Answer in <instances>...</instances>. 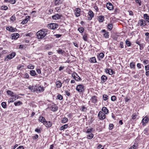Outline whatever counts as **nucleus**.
<instances>
[{
    "mask_svg": "<svg viewBox=\"0 0 149 149\" xmlns=\"http://www.w3.org/2000/svg\"><path fill=\"white\" fill-rule=\"evenodd\" d=\"M47 31L45 29L41 30L36 33L37 38L38 39H41L44 38L47 34Z\"/></svg>",
    "mask_w": 149,
    "mask_h": 149,
    "instance_id": "nucleus-1",
    "label": "nucleus"
},
{
    "mask_svg": "<svg viewBox=\"0 0 149 149\" xmlns=\"http://www.w3.org/2000/svg\"><path fill=\"white\" fill-rule=\"evenodd\" d=\"M76 90L79 92H82L84 90V86L81 84L77 85L76 87Z\"/></svg>",
    "mask_w": 149,
    "mask_h": 149,
    "instance_id": "nucleus-2",
    "label": "nucleus"
},
{
    "mask_svg": "<svg viewBox=\"0 0 149 149\" xmlns=\"http://www.w3.org/2000/svg\"><path fill=\"white\" fill-rule=\"evenodd\" d=\"M98 116L99 118L101 120H104L106 118V115L102 111L99 112L98 114Z\"/></svg>",
    "mask_w": 149,
    "mask_h": 149,
    "instance_id": "nucleus-3",
    "label": "nucleus"
},
{
    "mask_svg": "<svg viewBox=\"0 0 149 149\" xmlns=\"http://www.w3.org/2000/svg\"><path fill=\"white\" fill-rule=\"evenodd\" d=\"M49 28L51 29H54L57 28L58 24L55 23H50L48 24Z\"/></svg>",
    "mask_w": 149,
    "mask_h": 149,
    "instance_id": "nucleus-4",
    "label": "nucleus"
},
{
    "mask_svg": "<svg viewBox=\"0 0 149 149\" xmlns=\"http://www.w3.org/2000/svg\"><path fill=\"white\" fill-rule=\"evenodd\" d=\"M72 76L77 81H79L81 79L80 77H79L75 72H74L72 73Z\"/></svg>",
    "mask_w": 149,
    "mask_h": 149,
    "instance_id": "nucleus-5",
    "label": "nucleus"
},
{
    "mask_svg": "<svg viewBox=\"0 0 149 149\" xmlns=\"http://www.w3.org/2000/svg\"><path fill=\"white\" fill-rule=\"evenodd\" d=\"M106 6L107 8L110 10H112L113 9V6L112 3H107Z\"/></svg>",
    "mask_w": 149,
    "mask_h": 149,
    "instance_id": "nucleus-6",
    "label": "nucleus"
},
{
    "mask_svg": "<svg viewBox=\"0 0 149 149\" xmlns=\"http://www.w3.org/2000/svg\"><path fill=\"white\" fill-rule=\"evenodd\" d=\"M16 55L15 52H13L11 54H9L6 56V58L9 59H11L14 58Z\"/></svg>",
    "mask_w": 149,
    "mask_h": 149,
    "instance_id": "nucleus-7",
    "label": "nucleus"
},
{
    "mask_svg": "<svg viewBox=\"0 0 149 149\" xmlns=\"http://www.w3.org/2000/svg\"><path fill=\"white\" fill-rule=\"evenodd\" d=\"M62 16L61 15H59L58 14H57L52 16V18L54 20H57L60 19L61 17Z\"/></svg>",
    "mask_w": 149,
    "mask_h": 149,
    "instance_id": "nucleus-8",
    "label": "nucleus"
},
{
    "mask_svg": "<svg viewBox=\"0 0 149 149\" xmlns=\"http://www.w3.org/2000/svg\"><path fill=\"white\" fill-rule=\"evenodd\" d=\"M90 101L91 102L95 104L97 102V97L95 96H92L90 99Z\"/></svg>",
    "mask_w": 149,
    "mask_h": 149,
    "instance_id": "nucleus-9",
    "label": "nucleus"
},
{
    "mask_svg": "<svg viewBox=\"0 0 149 149\" xmlns=\"http://www.w3.org/2000/svg\"><path fill=\"white\" fill-rule=\"evenodd\" d=\"M88 13L90 16L89 17H88V20H90L92 19V18L94 17V14L93 12L91 10H90Z\"/></svg>",
    "mask_w": 149,
    "mask_h": 149,
    "instance_id": "nucleus-10",
    "label": "nucleus"
},
{
    "mask_svg": "<svg viewBox=\"0 0 149 149\" xmlns=\"http://www.w3.org/2000/svg\"><path fill=\"white\" fill-rule=\"evenodd\" d=\"M30 17L29 16H26V18L21 22V24H26L28 22V20L30 19Z\"/></svg>",
    "mask_w": 149,
    "mask_h": 149,
    "instance_id": "nucleus-11",
    "label": "nucleus"
},
{
    "mask_svg": "<svg viewBox=\"0 0 149 149\" xmlns=\"http://www.w3.org/2000/svg\"><path fill=\"white\" fill-rule=\"evenodd\" d=\"M6 29L10 32H15L17 30L16 28H13L12 26H8L6 27Z\"/></svg>",
    "mask_w": 149,
    "mask_h": 149,
    "instance_id": "nucleus-12",
    "label": "nucleus"
},
{
    "mask_svg": "<svg viewBox=\"0 0 149 149\" xmlns=\"http://www.w3.org/2000/svg\"><path fill=\"white\" fill-rule=\"evenodd\" d=\"M149 120V118L148 117L146 116L142 120V123L143 125H144V124L148 122Z\"/></svg>",
    "mask_w": 149,
    "mask_h": 149,
    "instance_id": "nucleus-13",
    "label": "nucleus"
},
{
    "mask_svg": "<svg viewBox=\"0 0 149 149\" xmlns=\"http://www.w3.org/2000/svg\"><path fill=\"white\" fill-rule=\"evenodd\" d=\"M19 36V35L18 33H15L12 35V39L15 40L17 39Z\"/></svg>",
    "mask_w": 149,
    "mask_h": 149,
    "instance_id": "nucleus-14",
    "label": "nucleus"
},
{
    "mask_svg": "<svg viewBox=\"0 0 149 149\" xmlns=\"http://www.w3.org/2000/svg\"><path fill=\"white\" fill-rule=\"evenodd\" d=\"M51 110L53 111H55L58 109V107L56 104L52 105L51 106Z\"/></svg>",
    "mask_w": 149,
    "mask_h": 149,
    "instance_id": "nucleus-15",
    "label": "nucleus"
},
{
    "mask_svg": "<svg viewBox=\"0 0 149 149\" xmlns=\"http://www.w3.org/2000/svg\"><path fill=\"white\" fill-rule=\"evenodd\" d=\"M80 9L79 8H77L75 10V15L77 17H78L80 16Z\"/></svg>",
    "mask_w": 149,
    "mask_h": 149,
    "instance_id": "nucleus-16",
    "label": "nucleus"
},
{
    "mask_svg": "<svg viewBox=\"0 0 149 149\" xmlns=\"http://www.w3.org/2000/svg\"><path fill=\"white\" fill-rule=\"evenodd\" d=\"M44 125H45L46 127H49L52 126V123L49 121L48 122L46 121Z\"/></svg>",
    "mask_w": 149,
    "mask_h": 149,
    "instance_id": "nucleus-17",
    "label": "nucleus"
},
{
    "mask_svg": "<svg viewBox=\"0 0 149 149\" xmlns=\"http://www.w3.org/2000/svg\"><path fill=\"white\" fill-rule=\"evenodd\" d=\"M98 20L100 22H102L104 20V17L103 15H100L98 17Z\"/></svg>",
    "mask_w": 149,
    "mask_h": 149,
    "instance_id": "nucleus-18",
    "label": "nucleus"
},
{
    "mask_svg": "<svg viewBox=\"0 0 149 149\" xmlns=\"http://www.w3.org/2000/svg\"><path fill=\"white\" fill-rule=\"evenodd\" d=\"M44 91V89L43 87H41L40 86L37 85V91L41 92L43 91Z\"/></svg>",
    "mask_w": 149,
    "mask_h": 149,
    "instance_id": "nucleus-19",
    "label": "nucleus"
},
{
    "mask_svg": "<svg viewBox=\"0 0 149 149\" xmlns=\"http://www.w3.org/2000/svg\"><path fill=\"white\" fill-rule=\"evenodd\" d=\"M102 110L105 113V114H107L109 113V110L105 107H103Z\"/></svg>",
    "mask_w": 149,
    "mask_h": 149,
    "instance_id": "nucleus-20",
    "label": "nucleus"
},
{
    "mask_svg": "<svg viewBox=\"0 0 149 149\" xmlns=\"http://www.w3.org/2000/svg\"><path fill=\"white\" fill-rule=\"evenodd\" d=\"M56 86L57 88H61L62 86V83L60 81H56Z\"/></svg>",
    "mask_w": 149,
    "mask_h": 149,
    "instance_id": "nucleus-21",
    "label": "nucleus"
},
{
    "mask_svg": "<svg viewBox=\"0 0 149 149\" xmlns=\"http://www.w3.org/2000/svg\"><path fill=\"white\" fill-rule=\"evenodd\" d=\"M145 21L143 19H141L139 21L138 24L141 26H143L145 25H146V24H145Z\"/></svg>",
    "mask_w": 149,
    "mask_h": 149,
    "instance_id": "nucleus-22",
    "label": "nucleus"
},
{
    "mask_svg": "<svg viewBox=\"0 0 149 149\" xmlns=\"http://www.w3.org/2000/svg\"><path fill=\"white\" fill-rule=\"evenodd\" d=\"M39 120L40 121L41 123H42L43 124H44V123H45L46 120L42 116H40L39 118Z\"/></svg>",
    "mask_w": 149,
    "mask_h": 149,
    "instance_id": "nucleus-23",
    "label": "nucleus"
},
{
    "mask_svg": "<svg viewBox=\"0 0 149 149\" xmlns=\"http://www.w3.org/2000/svg\"><path fill=\"white\" fill-rule=\"evenodd\" d=\"M101 79L103 81V83H104L107 81V77L105 75H103L101 77Z\"/></svg>",
    "mask_w": 149,
    "mask_h": 149,
    "instance_id": "nucleus-24",
    "label": "nucleus"
},
{
    "mask_svg": "<svg viewBox=\"0 0 149 149\" xmlns=\"http://www.w3.org/2000/svg\"><path fill=\"white\" fill-rule=\"evenodd\" d=\"M144 17L145 19L146 20V21L148 22H149V16L146 14L144 15Z\"/></svg>",
    "mask_w": 149,
    "mask_h": 149,
    "instance_id": "nucleus-25",
    "label": "nucleus"
},
{
    "mask_svg": "<svg viewBox=\"0 0 149 149\" xmlns=\"http://www.w3.org/2000/svg\"><path fill=\"white\" fill-rule=\"evenodd\" d=\"M93 134L92 133H90L88 134V135H87V138L88 139H91L93 137Z\"/></svg>",
    "mask_w": 149,
    "mask_h": 149,
    "instance_id": "nucleus-26",
    "label": "nucleus"
},
{
    "mask_svg": "<svg viewBox=\"0 0 149 149\" xmlns=\"http://www.w3.org/2000/svg\"><path fill=\"white\" fill-rule=\"evenodd\" d=\"M90 61L91 63H96L97 62L96 58L95 57H93L90 58Z\"/></svg>",
    "mask_w": 149,
    "mask_h": 149,
    "instance_id": "nucleus-27",
    "label": "nucleus"
},
{
    "mask_svg": "<svg viewBox=\"0 0 149 149\" xmlns=\"http://www.w3.org/2000/svg\"><path fill=\"white\" fill-rule=\"evenodd\" d=\"M88 34L86 33H85L83 36V39L85 41H87V36Z\"/></svg>",
    "mask_w": 149,
    "mask_h": 149,
    "instance_id": "nucleus-28",
    "label": "nucleus"
},
{
    "mask_svg": "<svg viewBox=\"0 0 149 149\" xmlns=\"http://www.w3.org/2000/svg\"><path fill=\"white\" fill-rule=\"evenodd\" d=\"M68 127V125L65 124L62 126L61 127H60L59 130H62L64 129H65Z\"/></svg>",
    "mask_w": 149,
    "mask_h": 149,
    "instance_id": "nucleus-29",
    "label": "nucleus"
},
{
    "mask_svg": "<svg viewBox=\"0 0 149 149\" xmlns=\"http://www.w3.org/2000/svg\"><path fill=\"white\" fill-rule=\"evenodd\" d=\"M14 105L15 106H19L22 104V103L20 101H18L17 102H15L14 103Z\"/></svg>",
    "mask_w": 149,
    "mask_h": 149,
    "instance_id": "nucleus-30",
    "label": "nucleus"
},
{
    "mask_svg": "<svg viewBox=\"0 0 149 149\" xmlns=\"http://www.w3.org/2000/svg\"><path fill=\"white\" fill-rule=\"evenodd\" d=\"M107 27L109 30H111L113 27V25L112 24H109L108 25Z\"/></svg>",
    "mask_w": 149,
    "mask_h": 149,
    "instance_id": "nucleus-31",
    "label": "nucleus"
},
{
    "mask_svg": "<svg viewBox=\"0 0 149 149\" xmlns=\"http://www.w3.org/2000/svg\"><path fill=\"white\" fill-rule=\"evenodd\" d=\"M107 72L109 75H112L114 73V72L113 71V70L111 69H109V71Z\"/></svg>",
    "mask_w": 149,
    "mask_h": 149,
    "instance_id": "nucleus-32",
    "label": "nucleus"
},
{
    "mask_svg": "<svg viewBox=\"0 0 149 149\" xmlns=\"http://www.w3.org/2000/svg\"><path fill=\"white\" fill-rule=\"evenodd\" d=\"M135 63L131 62L130 64V66L132 68L135 69Z\"/></svg>",
    "mask_w": 149,
    "mask_h": 149,
    "instance_id": "nucleus-33",
    "label": "nucleus"
},
{
    "mask_svg": "<svg viewBox=\"0 0 149 149\" xmlns=\"http://www.w3.org/2000/svg\"><path fill=\"white\" fill-rule=\"evenodd\" d=\"M37 85H36L35 86H32V92H35L37 91Z\"/></svg>",
    "mask_w": 149,
    "mask_h": 149,
    "instance_id": "nucleus-34",
    "label": "nucleus"
},
{
    "mask_svg": "<svg viewBox=\"0 0 149 149\" xmlns=\"http://www.w3.org/2000/svg\"><path fill=\"white\" fill-rule=\"evenodd\" d=\"M62 3L61 0H55V4L56 5H58Z\"/></svg>",
    "mask_w": 149,
    "mask_h": 149,
    "instance_id": "nucleus-35",
    "label": "nucleus"
},
{
    "mask_svg": "<svg viewBox=\"0 0 149 149\" xmlns=\"http://www.w3.org/2000/svg\"><path fill=\"white\" fill-rule=\"evenodd\" d=\"M68 121V119L66 118H64L61 121V122L63 123H65Z\"/></svg>",
    "mask_w": 149,
    "mask_h": 149,
    "instance_id": "nucleus-36",
    "label": "nucleus"
},
{
    "mask_svg": "<svg viewBox=\"0 0 149 149\" xmlns=\"http://www.w3.org/2000/svg\"><path fill=\"white\" fill-rule=\"evenodd\" d=\"M77 30L81 33H82L84 31V28L81 27L78 28Z\"/></svg>",
    "mask_w": 149,
    "mask_h": 149,
    "instance_id": "nucleus-37",
    "label": "nucleus"
},
{
    "mask_svg": "<svg viewBox=\"0 0 149 149\" xmlns=\"http://www.w3.org/2000/svg\"><path fill=\"white\" fill-rule=\"evenodd\" d=\"M59 54H62L65 52L64 51H63L61 49H59L58 50L56 51Z\"/></svg>",
    "mask_w": 149,
    "mask_h": 149,
    "instance_id": "nucleus-38",
    "label": "nucleus"
},
{
    "mask_svg": "<svg viewBox=\"0 0 149 149\" xmlns=\"http://www.w3.org/2000/svg\"><path fill=\"white\" fill-rule=\"evenodd\" d=\"M15 97H11V98H10L8 100V102L11 103L13 102L14 101H15Z\"/></svg>",
    "mask_w": 149,
    "mask_h": 149,
    "instance_id": "nucleus-39",
    "label": "nucleus"
},
{
    "mask_svg": "<svg viewBox=\"0 0 149 149\" xmlns=\"http://www.w3.org/2000/svg\"><path fill=\"white\" fill-rule=\"evenodd\" d=\"M30 74L32 76H34L36 74L35 71L33 70H31L30 71Z\"/></svg>",
    "mask_w": 149,
    "mask_h": 149,
    "instance_id": "nucleus-40",
    "label": "nucleus"
},
{
    "mask_svg": "<svg viewBox=\"0 0 149 149\" xmlns=\"http://www.w3.org/2000/svg\"><path fill=\"white\" fill-rule=\"evenodd\" d=\"M125 42L127 45L128 46H130L131 45V43L129 40H126Z\"/></svg>",
    "mask_w": 149,
    "mask_h": 149,
    "instance_id": "nucleus-41",
    "label": "nucleus"
},
{
    "mask_svg": "<svg viewBox=\"0 0 149 149\" xmlns=\"http://www.w3.org/2000/svg\"><path fill=\"white\" fill-rule=\"evenodd\" d=\"M1 105L2 107L4 108H5L6 107V103L5 102H2L1 103Z\"/></svg>",
    "mask_w": 149,
    "mask_h": 149,
    "instance_id": "nucleus-42",
    "label": "nucleus"
},
{
    "mask_svg": "<svg viewBox=\"0 0 149 149\" xmlns=\"http://www.w3.org/2000/svg\"><path fill=\"white\" fill-rule=\"evenodd\" d=\"M104 36L105 38H108L109 37V33L107 32L104 34Z\"/></svg>",
    "mask_w": 149,
    "mask_h": 149,
    "instance_id": "nucleus-43",
    "label": "nucleus"
},
{
    "mask_svg": "<svg viewBox=\"0 0 149 149\" xmlns=\"http://www.w3.org/2000/svg\"><path fill=\"white\" fill-rule=\"evenodd\" d=\"M28 68L31 69H33L34 68V66L31 64H30L28 66Z\"/></svg>",
    "mask_w": 149,
    "mask_h": 149,
    "instance_id": "nucleus-44",
    "label": "nucleus"
},
{
    "mask_svg": "<svg viewBox=\"0 0 149 149\" xmlns=\"http://www.w3.org/2000/svg\"><path fill=\"white\" fill-rule=\"evenodd\" d=\"M8 8V7L6 6H1V9L3 10H7Z\"/></svg>",
    "mask_w": 149,
    "mask_h": 149,
    "instance_id": "nucleus-45",
    "label": "nucleus"
},
{
    "mask_svg": "<svg viewBox=\"0 0 149 149\" xmlns=\"http://www.w3.org/2000/svg\"><path fill=\"white\" fill-rule=\"evenodd\" d=\"M108 96L105 95H103V98L104 100H106L108 99Z\"/></svg>",
    "mask_w": 149,
    "mask_h": 149,
    "instance_id": "nucleus-46",
    "label": "nucleus"
},
{
    "mask_svg": "<svg viewBox=\"0 0 149 149\" xmlns=\"http://www.w3.org/2000/svg\"><path fill=\"white\" fill-rule=\"evenodd\" d=\"M81 109V111L84 112H86V111L87 110L86 108L84 106H83L82 107Z\"/></svg>",
    "mask_w": 149,
    "mask_h": 149,
    "instance_id": "nucleus-47",
    "label": "nucleus"
},
{
    "mask_svg": "<svg viewBox=\"0 0 149 149\" xmlns=\"http://www.w3.org/2000/svg\"><path fill=\"white\" fill-rule=\"evenodd\" d=\"M93 130V128H90V129H87V130L86 132V133L88 134L91 133V131H92Z\"/></svg>",
    "mask_w": 149,
    "mask_h": 149,
    "instance_id": "nucleus-48",
    "label": "nucleus"
},
{
    "mask_svg": "<svg viewBox=\"0 0 149 149\" xmlns=\"http://www.w3.org/2000/svg\"><path fill=\"white\" fill-rule=\"evenodd\" d=\"M57 98L58 99L61 100L63 99V97L61 95H58L57 96Z\"/></svg>",
    "mask_w": 149,
    "mask_h": 149,
    "instance_id": "nucleus-49",
    "label": "nucleus"
},
{
    "mask_svg": "<svg viewBox=\"0 0 149 149\" xmlns=\"http://www.w3.org/2000/svg\"><path fill=\"white\" fill-rule=\"evenodd\" d=\"M10 19L11 21H14L15 20V15H13L10 18Z\"/></svg>",
    "mask_w": 149,
    "mask_h": 149,
    "instance_id": "nucleus-50",
    "label": "nucleus"
},
{
    "mask_svg": "<svg viewBox=\"0 0 149 149\" xmlns=\"http://www.w3.org/2000/svg\"><path fill=\"white\" fill-rule=\"evenodd\" d=\"M7 93L8 95H11V94H14V93L12 92L10 90H8L7 91Z\"/></svg>",
    "mask_w": 149,
    "mask_h": 149,
    "instance_id": "nucleus-51",
    "label": "nucleus"
},
{
    "mask_svg": "<svg viewBox=\"0 0 149 149\" xmlns=\"http://www.w3.org/2000/svg\"><path fill=\"white\" fill-rule=\"evenodd\" d=\"M104 56V54L102 53H100V54L99 55V56L100 58H102Z\"/></svg>",
    "mask_w": 149,
    "mask_h": 149,
    "instance_id": "nucleus-52",
    "label": "nucleus"
},
{
    "mask_svg": "<svg viewBox=\"0 0 149 149\" xmlns=\"http://www.w3.org/2000/svg\"><path fill=\"white\" fill-rule=\"evenodd\" d=\"M116 99V97L115 96H113L111 97V100L112 101H115Z\"/></svg>",
    "mask_w": 149,
    "mask_h": 149,
    "instance_id": "nucleus-53",
    "label": "nucleus"
},
{
    "mask_svg": "<svg viewBox=\"0 0 149 149\" xmlns=\"http://www.w3.org/2000/svg\"><path fill=\"white\" fill-rule=\"evenodd\" d=\"M120 47L122 48L124 47L123 42H120Z\"/></svg>",
    "mask_w": 149,
    "mask_h": 149,
    "instance_id": "nucleus-54",
    "label": "nucleus"
},
{
    "mask_svg": "<svg viewBox=\"0 0 149 149\" xmlns=\"http://www.w3.org/2000/svg\"><path fill=\"white\" fill-rule=\"evenodd\" d=\"M38 136L37 134H36L35 136H32V139H36L38 138Z\"/></svg>",
    "mask_w": 149,
    "mask_h": 149,
    "instance_id": "nucleus-55",
    "label": "nucleus"
},
{
    "mask_svg": "<svg viewBox=\"0 0 149 149\" xmlns=\"http://www.w3.org/2000/svg\"><path fill=\"white\" fill-rule=\"evenodd\" d=\"M113 125L112 124H110L109 125V129L110 130H111L113 128Z\"/></svg>",
    "mask_w": 149,
    "mask_h": 149,
    "instance_id": "nucleus-56",
    "label": "nucleus"
},
{
    "mask_svg": "<svg viewBox=\"0 0 149 149\" xmlns=\"http://www.w3.org/2000/svg\"><path fill=\"white\" fill-rule=\"evenodd\" d=\"M135 1L136 3H138L139 6L141 5V1L140 0H135Z\"/></svg>",
    "mask_w": 149,
    "mask_h": 149,
    "instance_id": "nucleus-57",
    "label": "nucleus"
},
{
    "mask_svg": "<svg viewBox=\"0 0 149 149\" xmlns=\"http://www.w3.org/2000/svg\"><path fill=\"white\" fill-rule=\"evenodd\" d=\"M148 129L146 128L143 131L144 134H145L146 135L148 134Z\"/></svg>",
    "mask_w": 149,
    "mask_h": 149,
    "instance_id": "nucleus-58",
    "label": "nucleus"
},
{
    "mask_svg": "<svg viewBox=\"0 0 149 149\" xmlns=\"http://www.w3.org/2000/svg\"><path fill=\"white\" fill-rule=\"evenodd\" d=\"M10 3L14 4L16 2L15 0H10Z\"/></svg>",
    "mask_w": 149,
    "mask_h": 149,
    "instance_id": "nucleus-59",
    "label": "nucleus"
},
{
    "mask_svg": "<svg viewBox=\"0 0 149 149\" xmlns=\"http://www.w3.org/2000/svg\"><path fill=\"white\" fill-rule=\"evenodd\" d=\"M55 10H56V11L59 13V12H60V11H61V9L60 8H59V7H56L55 8Z\"/></svg>",
    "mask_w": 149,
    "mask_h": 149,
    "instance_id": "nucleus-60",
    "label": "nucleus"
},
{
    "mask_svg": "<svg viewBox=\"0 0 149 149\" xmlns=\"http://www.w3.org/2000/svg\"><path fill=\"white\" fill-rule=\"evenodd\" d=\"M136 146L135 145H133L129 149H136Z\"/></svg>",
    "mask_w": 149,
    "mask_h": 149,
    "instance_id": "nucleus-61",
    "label": "nucleus"
},
{
    "mask_svg": "<svg viewBox=\"0 0 149 149\" xmlns=\"http://www.w3.org/2000/svg\"><path fill=\"white\" fill-rule=\"evenodd\" d=\"M143 63L145 65H146L148 63V60H145L143 61Z\"/></svg>",
    "mask_w": 149,
    "mask_h": 149,
    "instance_id": "nucleus-62",
    "label": "nucleus"
},
{
    "mask_svg": "<svg viewBox=\"0 0 149 149\" xmlns=\"http://www.w3.org/2000/svg\"><path fill=\"white\" fill-rule=\"evenodd\" d=\"M145 70L147 71L149 70V65H148L145 66Z\"/></svg>",
    "mask_w": 149,
    "mask_h": 149,
    "instance_id": "nucleus-63",
    "label": "nucleus"
},
{
    "mask_svg": "<svg viewBox=\"0 0 149 149\" xmlns=\"http://www.w3.org/2000/svg\"><path fill=\"white\" fill-rule=\"evenodd\" d=\"M145 35L146 36H147V40H149V33H148V32L146 33H145Z\"/></svg>",
    "mask_w": 149,
    "mask_h": 149,
    "instance_id": "nucleus-64",
    "label": "nucleus"
}]
</instances>
